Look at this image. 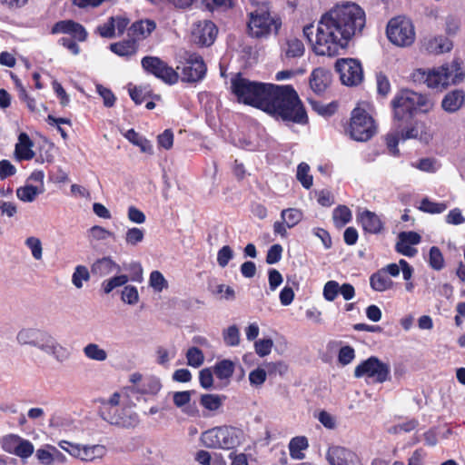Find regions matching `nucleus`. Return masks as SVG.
Instances as JSON below:
<instances>
[{
  "label": "nucleus",
  "instance_id": "f257e3e1",
  "mask_svg": "<svg viewBox=\"0 0 465 465\" xmlns=\"http://www.w3.org/2000/svg\"><path fill=\"white\" fill-rule=\"evenodd\" d=\"M365 23L364 10L354 3H346L335 5L321 16L315 35L313 24L303 26L302 32L315 54L333 57L348 47Z\"/></svg>",
  "mask_w": 465,
  "mask_h": 465
},
{
  "label": "nucleus",
  "instance_id": "f03ea898",
  "mask_svg": "<svg viewBox=\"0 0 465 465\" xmlns=\"http://www.w3.org/2000/svg\"><path fill=\"white\" fill-rule=\"evenodd\" d=\"M262 111L283 122L306 124L309 121L305 107L291 84H272Z\"/></svg>",
  "mask_w": 465,
  "mask_h": 465
},
{
  "label": "nucleus",
  "instance_id": "7ed1b4c3",
  "mask_svg": "<svg viewBox=\"0 0 465 465\" xmlns=\"http://www.w3.org/2000/svg\"><path fill=\"white\" fill-rule=\"evenodd\" d=\"M393 126L401 128L402 124L412 120L416 113H429L433 108V102L425 94L411 90H402L391 102Z\"/></svg>",
  "mask_w": 465,
  "mask_h": 465
},
{
  "label": "nucleus",
  "instance_id": "20e7f679",
  "mask_svg": "<svg viewBox=\"0 0 465 465\" xmlns=\"http://www.w3.org/2000/svg\"><path fill=\"white\" fill-rule=\"evenodd\" d=\"M272 84L251 81L238 73L231 79L232 93L239 103L262 111Z\"/></svg>",
  "mask_w": 465,
  "mask_h": 465
},
{
  "label": "nucleus",
  "instance_id": "39448f33",
  "mask_svg": "<svg viewBox=\"0 0 465 465\" xmlns=\"http://www.w3.org/2000/svg\"><path fill=\"white\" fill-rule=\"evenodd\" d=\"M282 20L277 14L271 12L268 4L258 5L248 14L247 33L255 39H267L277 35L282 28Z\"/></svg>",
  "mask_w": 465,
  "mask_h": 465
},
{
  "label": "nucleus",
  "instance_id": "423d86ee",
  "mask_svg": "<svg viewBox=\"0 0 465 465\" xmlns=\"http://www.w3.org/2000/svg\"><path fill=\"white\" fill-rule=\"evenodd\" d=\"M245 439L244 431L233 426H219L212 428L201 436L206 448L233 450L240 446Z\"/></svg>",
  "mask_w": 465,
  "mask_h": 465
},
{
  "label": "nucleus",
  "instance_id": "0eeeda50",
  "mask_svg": "<svg viewBox=\"0 0 465 465\" xmlns=\"http://www.w3.org/2000/svg\"><path fill=\"white\" fill-rule=\"evenodd\" d=\"M52 35H67L68 36L61 37L58 44L67 49L74 55L80 54L81 49L78 43L85 42L88 37V32L85 27L72 19L60 20L54 24L51 28Z\"/></svg>",
  "mask_w": 465,
  "mask_h": 465
},
{
  "label": "nucleus",
  "instance_id": "6e6552de",
  "mask_svg": "<svg viewBox=\"0 0 465 465\" xmlns=\"http://www.w3.org/2000/svg\"><path fill=\"white\" fill-rule=\"evenodd\" d=\"M344 131L352 140L367 142L377 133V124L364 108L357 105L351 111L350 122Z\"/></svg>",
  "mask_w": 465,
  "mask_h": 465
},
{
  "label": "nucleus",
  "instance_id": "1a4fd4ad",
  "mask_svg": "<svg viewBox=\"0 0 465 465\" xmlns=\"http://www.w3.org/2000/svg\"><path fill=\"white\" fill-rule=\"evenodd\" d=\"M419 73L422 74L424 83L429 88L440 91L446 89L450 84L461 82L464 77V73L457 63L442 64L428 73L419 70Z\"/></svg>",
  "mask_w": 465,
  "mask_h": 465
},
{
  "label": "nucleus",
  "instance_id": "9d476101",
  "mask_svg": "<svg viewBox=\"0 0 465 465\" xmlns=\"http://www.w3.org/2000/svg\"><path fill=\"white\" fill-rule=\"evenodd\" d=\"M389 41L400 47L411 46L416 37L414 25L411 19L405 16L391 18L386 27Z\"/></svg>",
  "mask_w": 465,
  "mask_h": 465
},
{
  "label": "nucleus",
  "instance_id": "9b49d317",
  "mask_svg": "<svg viewBox=\"0 0 465 465\" xmlns=\"http://www.w3.org/2000/svg\"><path fill=\"white\" fill-rule=\"evenodd\" d=\"M354 377H364L374 383H383L391 380V368L378 357L371 356L355 367Z\"/></svg>",
  "mask_w": 465,
  "mask_h": 465
},
{
  "label": "nucleus",
  "instance_id": "f8f14e48",
  "mask_svg": "<svg viewBox=\"0 0 465 465\" xmlns=\"http://www.w3.org/2000/svg\"><path fill=\"white\" fill-rule=\"evenodd\" d=\"M141 65L147 74H152L166 84L178 83V72L158 56L147 55L142 58Z\"/></svg>",
  "mask_w": 465,
  "mask_h": 465
},
{
  "label": "nucleus",
  "instance_id": "ddd939ff",
  "mask_svg": "<svg viewBox=\"0 0 465 465\" xmlns=\"http://www.w3.org/2000/svg\"><path fill=\"white\" fill-rule=\"evenodd\" d=\"M17 340L21 344L37 346L41 350L56 355L58 349L62 347L47 332L36 329H25L17 334Z\"/></svg>",
  "mask_w": 465,
  "mask_h": 465
},
{
  "label": "nucleus",
  "instance_id": "4468645a",
  "mask_svg": "<svg viewBox=\"0 0 465 465\" xmlns=\"http://www.w3.org/2000/svg\"><path fill=\"white\" fill-rule=\"evenodd\" d=\"M59 446L72 457L84 462H94L96 460H102L107 452L106 447L102 444L84 445L63 440Z\"/></svg>",
  "mask_w": 465,
  "mask_h": 465
},
{
  "label": "nucleus",
  "instance_id": "2eb2a0df",
  "mask_svg": "<svg viewBox=\"0 0 465 465\" xmlns=\"http://www.w3.org/2000/svg\"><path fill=\"white\" fill-rule=\"evenodd\" d=\"M335 70L344 85L356 86L363 80L361 63L355 58H341L335 63Z\"/></svg>",
  "mask_w": 465,
  "mask_h": 465
},
{
  "label": "nucleus",
  "instance_id": "dca6fc26",
  "mask_svg": "<svg viewBox=\"0 0 465 465\" xmlns=\"http://www.w3.org/2000/svg\"><path fill=\"white\" fill-rule=\"evenodd\" d=\"M182 71V81L186 83L199 82L204 78L207 71L203 57L196 53H189L184 58L183 67L177 66Z\"/></svg>",
  "mask_w": 465,
  "mask_h": 465
},
{
  "label": "nucleus",
  "instance_id": "f3484780",
  "mask_svg": "<svg viewBox=\"0 0 465 465\" xmlns=\"http://www.w3.org/2000/svg\"><path fill=\"white\" fill-rule=\"evenodd\" d=\"M2 449L8 453L15 454L20 458H28L34 452L33 444L18 435L8 434L0 440Z\"/></svg>",
  "mask_w": 465,
  "mask_h": 465
},
{
  "label": "nucleus",
  "instance_id": "a211bd4d",
  "mask_svg": "<svg viewBox=\"0 0 465 465\" xmlns=\"http://www.w3.org/2000/svg\"><path fill=\"white\" fill-rule=\"evenodd\" d=\"M394 128L400 133L401 139L402 140L419 139L428 143L432 139L431 133L426 126V124L421 121L412 122L411 120L409 123L402 124L401 128L398 126H394Z\"/></svg>",
  "mask_w": 465,
  "mask_h": 465
},
{
  "label": "nucleus",
  "instance_id": "6ab92c4d",
  "mask_svg": "<svg viewBox=\"0 0 465 465\" xmlns=\"http://www.w3.org/2000/svg\"><path fill=\"white\" fill-rule=\"evenodd\" d=\"M104 420L122 428H134L139 424V416L131 408H124L114 413L105 412Z\"/></svg>",
  "mask_w": 465,
  "mask_h": 465
},
{
  "label": "nucleus",
  "instance_id": "aec40b11",
  "mask_svg": "<svg viewBox=\"0 0 465 465\" xmlns=\"http://www.w3.org/2000/svg\"><path fill=\"white\" fill-rule=\"evenodd\" d=\"M217 27L210 20L200 22L193 32V41L202 46H210L217 36Z\"/></svg>",
  "mask_w": 465,
  "mask_h": 465
},
{
  "label": "nucleus",
  "instance_id": "412c9836",
  "mask_svg": "<svg viewBox=\"0 0 465 465\" xmlns=\"http://www.w3.org/2000/svg\"><path fill=\"white\" fill-rule=\"evenodd\" d=\"M357 222L366 233L379 234L384 230L381 218L367 209L357 213Z\"/></svg>",
  "mask_w": 465,
  "mask_h": 465
},
{
  "label": "nucleus",
  "instance_id": "4be33fe9",
  "mask_svg": "<svg viewBox=\"0 0 465 465\" xmlns=\"http://www.w3.org/2000/svg\"><path fill=\"white\" fill-rule=\"evenodd\" d=\"M331 83V74L330 71L318 67L315 68L310 75V86L317 94H323Z\"/></svg>",
  "mask_w": 465,
  "mask_h": 465
},
{
  "label": "nucleus",
  "instance_id": "5701e85b",
  "mask_svg": "<svg viewBox=\"0 0 465 465\" xmlns=\"http://www.w3.org/2000/svg\"><path fill=\"white\" fill-rule=\"evenodd\" d=\"M156 29V23L151 19L135 21L128 28V35L136 42L146 39Z\"/></svg>",
  "mask_w": 465,
  "mask_h": 465
},
{
  "label": "nucleus",
  "instance_id": "b1692460",
  "mask_svg": "<svg viewBox=\"0 0 465 465\" xmlns=\"http://www.w3.org/2000/svg\"><path fill=\"white\" fill-rule=\"evenodd\" d=\"M304 52L302 41L295 36L287 37L281 45V55L285 59L302 57Z\"/></svg>",
  "mask_w": 465,
  "mask_h": 465
},
{
  "label": "nucleus",
  "instance_id": "393cba45",
  "mask_svg": "<svg viewBox=\"0 0 465 465\" xmlns=\"http://www.w3.org/2000/svg\"><path fill=\"white\" fill-rule=\"evenodd\" d=\"M354 454L344 447L329 448L326 458L331 465H351Z\"/></svg>",
  "mask_w": 465,
  "mask_h": 465
},
{
  "label": "nucleus",
  "instance_id": "a878e982",
  "mask_svg": "<svg viewBox=\"0 0 465 465\" xmlns=\"http://www.w3.org/2000/svg\"><path fill=\"white\" fill-rule=\"evenodd\" d=\"M465 93L462 90L456 89L448 93L441 102V106L448 113L457 112L464 104Z\"/></svg>",
  "mask_w": 465,
  "mask_h": 465
},
{
  "label": "nucleus",
  "instance_id": "bb28decb",
  "mask_svg": "<svg viewBox=\"0 0 465 465\" xmlns=\"http://www.w3.org/2000/svg\"><path fill=\"white\" fill-rule=\"evenodd\" d=\"M234 362L231 360L224 359L214 364L213 371L216 378L221 381H224L223 385L227 386L230 382V379L234 373Z\"/></svg>",
  "mask_w": 465,
  "mask_h": 465
},
{
  "label": "nucleus",
  "instance_id": "cd10ccee",
  "mask_svg": "<svg viewBox=\"0 0 465 465\" xmlns=\"http://www.w3.org/2000/svg\"><path fill=\"white\" fill-rule=\"evenodd\" d=\"M19 143L15 145V153L18 160H31L35 157L32 150L33 142L25 133H21L18 137Z\"/></svg>",
  "mask_w": 465,
  "mask_h": 465
},
{
  "label": "nucleus",
  "instance_id": "c85d7f7f",
  "mask_svg": "<svg viewBox=\"0 0 465 465\" xmlns=\"http://www.w3.org/2000/svg\"><path fill=\"white\" fill-rule=\"evenodd\" d=\"M119 265L114 262L111 257H103L96 260L91 266V272L96 276H105L113 272L114 270H119Z\"/></svg>",
  "mask_w": 465,
  "mask_h": 465
},
{
  "label": "nucleus",
  "instance_id": "c756f323",
  "mask_svg": "<svg viewBox=\"0 0 465 465\" xmlns=\"http://www.w3.org/2000/svg\"><path fill=\"white\" fill-rule=\"evenodd\" d=\"M110 50L119 56L131 57L137 53L138 45L132 38L111 44Z\"/></svg>",
  "mask_w": 465,
  "mask_h": 465
},
{
  "label": "nucleus",
  "instance_id": "7c9ffc66",
  "mask_svg": "<svg viewBox=\"0 0 465 465\" xmlns=\"http://www.w3.org/2000/svg\"><path fill=\"white\" fill-rule=\"evenodd\" d=\"M370 284L374 291L384 292L391 289L393 282L384 270H379L370 277Z\"/></svg>",
  "mask_w": 465,
  "mask_h": 465
},
{
  "label": "nucleus",
  "instance_id": "2f4dec72",
  "mask_svg": "<svg viewBox=\"0 0 465 465\" xmlns=\"http://www.w3.org/2000/svg\"><path fill=\"white\" fill-rule=\"evenodd\" d=\"M225 399V395L206 393L201 395L199 402L203 409L216 411L223 406Z\"/></svg>",
  "mask_w": 465,
  "mask_h": 465
},
{
  "label": "nucleus",
  "instance_id": "473e14b6",
  "mask_svg": "<svg viewBox=\"0 0 465 465\" xmlns=\"http://www.w3.org/2000/svg\"><path fill=\"white\" fill-rule=\"evenodd\" d=\"M309 447L308 440L305 436H297L292 438L289 443L290 456L295 460L304 458L302 450Z\"/></svg>",
  "mask_w": 465,
  "mask_h": 465
},
{
  "label": "nucleus",
  "instance_id": "72a5a7b5",
  "mask_svg": "<svg viewBox=\"0 0 465 465\" xmlns=\"http://www.w3.org/2000/svg\"><path fill=\"white\" fill-rule=\"evenodd\" d=\"M351 218V212L346 205H338L332 212L333 223L337 228L345 226Z\"/></svg>",
  "mask_w": 465,
  "mask_h": 465
},
{
  "label": "nucleus",
  "instance_id": "f704fd0d",
  "mask_svg": "<svg viewBox=\"0 0 465 465\" xmlns=\"http://www.w3.org/2000/svg\"><path fill=\"white\" fill-rule=\"evenodd\" d=\"M199 7L213 12L214 10L226 11L233 7L232 0H198Z\"/></svg>",
  "mask_w": 465,
  "mask_h": 465
},
{
  "label": "nucleus",
  "instance_id": "c9c22d12",
  "mask_svg": "<svg viewBox=\"0 0 465 465\" xmlns=\"http://www.w3.org/2000/svg\"><path fill=\"white\" fill-rule=\"evenodd\" d=\"M428 49L436 54H442L452 49V42L446 37L437 36L429 41Z\"/></svg>",
  "mask_w": 465,
  "mask_h": 465
},
{
  "label": "nucleus",
  "instance_id": "e433bc0d",
  "mask_svg": "<svg viewBox=\"0 0 465 465\" xmlns=\"http://www.w3.org/2000/svg\"><path fill=\"white\" fill-rule=\"evenodd\" d=\"M448 208L446 203H436L430 201L429 198H423L419 206V210L423 213H430V214H438L443 213Z\"/></svg>",
  "mask_w": 465,
  "mask_h": 465
},
{
  "label": "nucleus",
  "instance_id": "4c0bfd02",
  "mask_svg": "<svg viewBox=\"0 0 465 465\" xmlns=\"http://www.w3.org/2000/svg\"><path fill=\"white\" fill-rule=\"evenodd\" d=\"M281 218L288 228H292L302 221V213L296 208H288L282 211Z\"/></svg>",
  "mask_w": 465,
  "mask_h": 465
},
{
  "label": "nucleus",
  "instance_id": "58836bf2",
  "mask_svg": "<svg viewBox=\"0 0 465 465\" xmlns=\"http://www.w3.org/2000/svg\"><path fill=\"white\" fill-rule=\"evenodd\" d=\"M223 339L224 343L229 347H235L240 344V331L233 324L223 331Z\"/></svg>",
  "mask_w": 465,
  "mask_h": 465
},
{
  "label": "nucleus",
  "instance_id": "ea45409f",
  "mask_svg": "<svg viewBox=\"0 0 465 465\" xmlns=\"http://www.w3.org/2000/svg\"><path fill=\"white\" fill-rule=\"evenodd\" d=\"M309 172L310 166L306 163H301L297 167V180L305 189H310L313 183V178Z\"/></svg>",
  "mask_w": 465,
  "mask_h": 465
},
{
  "label": "nucleus",
  "instance_id": "a19ab883",
  "mask_svg": "<svg viewBox=\"0 0 465 465\" xmlns=\"http://www.w3.org/2000/svg\"><path fill=\"white\" fill-rule=\"evenodd\" d=\"M121 394L119 392H114L107 401L102 402V405L99 410L100 416L104 420V413H114V411H118V405L120 403Z\"/></svg>",
  "mask_w": 465,
  "mask_h": 465
},
{
  "label": "nucleus",
  "instance_id": "79ce46f5",
  "mask_svg": "<svg viewBox=\"0 0 465 465\" xmlns=\"http://www.w3.org/2000/svg\"><path fill=\"white\" fill-rule=\"evenodd\" d=\"M186 359L188 365L198 368L203 363L204 355L198 347H191L186 352Z\"/></svg>",
  "mask_w": 465,
  "mask_h": 465
},
{
  "label": "nucleus",
  "instance_id": "37998d69",
  "mask_svg": "<svg viewBox=\"0 0 465 465\" xmlns=\"http://www.w3.org/2000/svg\"><path fill=\"white\" fill-rule=\"evenodd\" d=\"M429 264L432 269H434L436 271H440L443 268L444 258H443L442 252L439 247L432 246L430 249Z\"/></svg>",
  "mask_w": 465,
  "mask_h": 465
},
{
  "label": "nucleus",
  "instance_id": "c03bdc74",
  "mask_svg": "<svg viewBox=\"0 0 465 465\" xmlns=\"http://www.w3.org/2000/svg\"><path fill=\"white\" fill-rule=\"evenodd\" d=\"M400 138H401V134L397 130H395L394 133H388L384 136V141H385L387 149L389 150V153L392 156L400 155V150L398 148Z\"/></svg>",
  "mask_w": 465,
  "mask_h": 465
},
{
  "label": "nucleus",
  "instance_id": "a18cd8bd",
  "mask_svg": "<svg viewBox=\"0 0 465 465\" xmlns=\"http://www.w3.org/2000/svg\"><path fill=\"white\" fill-rule=\"evenodd\" d=\"M39 193L37 187L34 185H25L16 190V196L23 202H33Z\"/></svg>",
  "mask_w": 465,
  "mask_h": 465
},
{
  "label": "nucleus",
  "instance_id": "49530a36",
  "mask_svg": "<svg viewBox=\"0 0 465 465\" xmlns=\"http://www.w3.org/2000/svg\"><path fill=\"white\" fill-rule=\"evenodd\" d=\"M128 280V277L124 274L114 276L108 280L104 281L102 287L105 293H110L116 287L124 285Z\"/></svg>",
  "mask_w": 465,
  "mask_h": 465
},
{
  "label": "nucleus",
  "instance_id": "de8ad7c7",
  "mask_svg": "<svg viewBox=\"0 0 465 465\" xmlns=\"http://www.w3.org/2000/svg\"><path fill=\"white\" fill-rule=\"evenodd\" d=\"M84 351L87 358L99 361H104L107 357L106 351L94 343L86 345Z\"/></svg>",
  "mask_w": 465,
  "mask_h": 465
},
{
  "label": "nucleus",
  "instance_id": "09e8293b",
  "mask_svg": "<svg viewBox=\"0 0 465 465\" xmlns=\"http://www.w3.org/2000/svg\"><path fill=\"white\" fill-rule=\"evenodd\" d=\"M129 94H130V97L132 98V100L136 104H141L144 102V100L147 97L152 96V92H151V90H148L146 87L134 86V87L129 89Z\"/></svg>",
  "mask_w": 465,
  "mask_h": 465
},
{
  "label": "nucleus",
  "instance_id": "8fccbe9b",
  "mask_svg": "<svg viewBox=\"0 0 465 465\" xmlns=\"http://www.w3.org/2000/svg\"><path fill=\"white\" fill-rule=\"evenodd\" d=\"M90 279V272L88 269L84 265H78L76 266L73 276H72V282L74 285L80 289L83 287V281H89Z\"/></svg>",
  "mask_w": 465,
  "mask_h": 465
},
{
  "label": "nucleus",
  "instance_id": "3c124183",
  "mask_svg": "<svg viewBox=\"0 0 465 465\" xmlns=\"http://www.w3.org/2000/svg\"><path fill=\"white\" fill-rule=\"evenodd\" d=\"M150 286L156 292H162L168 287V282L159 271H153L149 279Z\"/></svg>",
  "mask_w": 465,
  "mask_h": 465
},
{
  "label": "nucleus",
  "instance_id": "603ef678",
  "mask_svg": "<svg viewBox=\"0 0 465 465\" xmlns=\"http://www.w3.org/2000/svg\"><path fill=\"white\" fill-rule=\"evenodd\" d=\"M312 106L319 114L322 116H331L335 114L338 108V104L335 102H331L328 104H322L318 102H312Z\"/></svg>",
  "mask_w": 465,
  "mask_h": 465
},
{
  "label": "nucleus",
  "instance_id": "864d4df0",
  "mask_svg": "<svg viewBox=\"0 0 465 465\" xmlns=\"http://www.w3.org/2000/svg\"><path fill=\"white\" fill-rule=\"evenodd\" d=\"M16 87L18 89V96H19L20 100L26 103V106L31 112L36 111V103H35V98L31 97L27 94V91L25 90V88L23 86V84L18 80H16Z\"/></svg>",
  "mask_w": 465,
  "mask_h": 465
},
{
  "label": "nucleus",
  "instance_id": "5fc2aeb1",
  "mask_svg": "<svg viewBox=\"0 0 465 465\" xmlns=\"http://www.w3.org/2000/svg\"><path fill=\"white\" fill-rule=\"evenodd\" d=\"M340 292V285L336 281H329L323 287V297L329 302L336 299Z\"/></svg>",
  "mask_w": 465,
  "mask_h": 465
},
{
  "label": "nucleus",
  "instance_id": "6e6d98bb",
  "mask_svg": "<svg viewBox=\"0 0 465 465\" xmlns=\"http://www.w3.org/2000/svg\"><path fill=\"white\" fill-rule=\"evenodd\" d=\"M144 232L143 230L136 227L128 229L125 233V242L130 245H136L143 240Z\"/></svg>",
  "mask_w": 465,
  "mask_h": 465
},
{
  "label": "nucleus",
  "instance_id": "4d7b16f0",
  "mask_svg": "<svg viewBox=\"0 0 465 465\" xmlns=\"http://www.w3.org/2000/svg\"><path fill=\"white\" fill-rule=\"evenodd\" d=\"M213 371L211 368H204L199 372V382L202 388L210 390L213 387Z\"/></svg>",
  "mask_w": 465,
  "mask_h": 465
},
{
  "label": "nucleus",
  "instance_id": "13d9d810",
  "mask_svg": "<svg viewBox=\"0 0 465 465\" xmlns=\"http://www.w3.org/2000/svg\"><path fill=\"white\" fill-rule=\"evenodd\" d=\"M122 300L128 304H135L139 301L137 288L133 285H127L122 292Z\"/></svg>",
  "mask_w": 465,
  "mask_h": 465
},
{
  "label": "nucleus",
  "instance_id": "bf43d9fd",
  "mask_svg": "<svg viewBox=\"0 0 465 465\" xmlns=\"http://www.w3.org/2000/svg\"><path fill=\"white\" fill-rule=\"evenodd\" d=\"M355 358V351L350 346L346 345L340 349L338 353V361L341 365H348Z\"/></svg>",
  "mask_w": 465,
  "mask_h": 465
},
{
  "label": "nucleus",
  "instance_id": "052dcab7",
  "mask_svg": "<svg viewBox=\"0 0 465 465\" xmlns=\"http://www.w3.org/2000/svg\"><path fill=\"white\" fill-rule=\"evenodd\" d=\"M282 246L279 243H275L272 245L266 254V262L268 264H274L277 263L281 259L282 255Z\"/></svg>",
  "mask_w": 465,
  "mask_h": 465
},
{
  "label": "nucleus",
  "instance_id": "680f3d73",
  "mask_svg": "<svg viewBox=\"0 0 465 465\" xmlns=\"http://www.w3.org/2000/svg\"><path fill=\"white\" fill-rule=\"evenodd\" d=\"M233 257V252L229 245L223 246L217 253V262L219 266L224 268Z\"/></svg>",
  "mask_w": 465,
  "mask_h": 465
},
{
  "label": "nucleus",
  "instance_id": "e2e57ef3",
  "mask_svg": "<svg viewBox=\"0 0 465 465\" xmlns=\"http://www.w3.org/2000/svg\"><path fill=\"white\" fill-rule=\"evenodd\" d=\"M273 342L271 339H262L256 341L254 343L255 352L260 357L267 356L271 353Z\"/></svg>",
  "mask_w": 465,
  "mask_h": 465
},
{
  "label": "nucleus",
  "instance_id": "0e129e2a",
  "mask_svg": "<svg viewBox=\"0 0 465 465\" xmlns=\"http://www.w3.org/2000/svg\"><path fill=\"white\" fill-rule=\"evenodd\" d=\"M377 80V92L381 97H385L391 92V84L388 77L380 73L376 76Z\"/></svg>",
  "mask_w": 465,
  "mask_h": 465
},
{
  "label": "nucleus",
  "instance_id": "69168bd1",
  "mask_svg": "<svg viewBox=\"0 0 465 465\" xmlns=\"http://www.w3.org/2000/svg\"><path fill=\"white\" fill-rule=\"evenodd\" d=\"M124 137L133 144L141 147L142 151H145V144L147 143V140L141 136L134 129H129Z\"/></svg>",
  "mask_w": 465,
  "mask_h": 465
},
{
  "label": "nucleus",
  "instance_id": "338daca9",
  "mask_svg": "<svg viewBox=\"0 0 465 465\" xmlns=\"http://www.w3.org/2000/svg\"><path fill=\"white\" fill-rule=\"evenodd\" d=\"M158 145L165 150H169L173 144V133L171 129L164 130L157 137Z\"/></svg>",
  "mask_w": 465,
  "mask_h": 465
},
{
  "label": "nucleus",
  "instance_id": "774afa93",
  "mask_svg": "<svg viewBox=\"0 0 465 465\" xmlns=\"http://www.w3.org/2000/svg\"><path fill=\"white\" fill-rule=\"evenodd\" d=\"M161 388L162 384L158 379L150 378L144 382L141 392L143 394L155 395L160 391Z\"/></svg>",
  "mask_w": 465,
  "mask_h": 465
}]
</instances>
